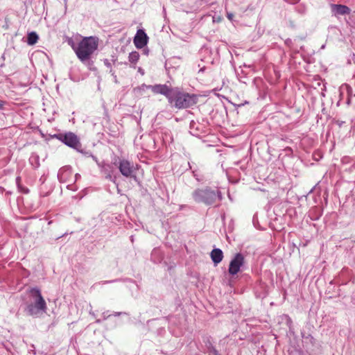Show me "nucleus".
Instances as JSON below:
<instances>
[{"label": "nucleus", "instance_id": "f257e3e1", "mask_svg": "<svg viewBox=\"0 0 355 355\" xmlns=\"http://www.w3.org/2000/svg\"><path fill=\"white\" fill-rule=\"evenodd\" d=\"M74 51L77 58L85 65L89 66L92 64V58L98 46V39L95 37H85L75 44L71 42H69Z\"/></svg>", "mask_w": 355, "mask_h": 355}, {"label": "nucleus", "instance_id": "f03ea898", "mask_svg": "<svg viewBox=\"0 0 355 355\" xmlns=\"http://www.w3.org/2000/svg\"><path fill=\"white\" fill-rule=\"evenodd\" d=\"M31 300L26 304L24 309L25 313L34 318L40 317L45 313L47 306L45 300L42 295L40 290L37 288H32L30 290Z\"/></svg>", "mask_w": 355, "mask_h": 355}, {"label": "nucleus", "instance_id": "7ed1b4c3", "mask_svg": "<svg viewBox=\"0 0 355 355\" xmlns=\"http://www.w3.org/2000/svg\"><path fill=\"white\" fill-rule=\"evenodd\" d=\"M192 198L197 203H203L206 205H211L222 200L220 191L212 189L210 187L196 189L192 193Z\"/></svg>", "mask_w": 355, "mask_h": 355}, {"label": "nucleus", "instance_id": "20e7f679", "mask_svg": "<svg viewBox=\"0 0 355 355\" xmlns=\"http://www.w3.org/2000/svg\"><path fill=\"white\" fill-rule=\"evenodd\" d=\"M169 103L178 109L190 107L197 103L198 97L195 94L173 90Z\"/></svg>", "mask_w": 355, "mask_h": 355}, {"label": "nucleus", "instance_id": "39448f33", "mask_svg": "<svg viewBox=\"0 0 355 355\" xmlns=\"http://www.w3.org/2000/svg\"><path fill=\"white\" fill-rule=\"evenodd\" d=\"M55 137L65 145L72 148L78 150L81 147L78 137L73 132H69L66 133H60L56 135Z\"/></svg>", "mask_w": 355, "mask_h": 355}, {"label": "nucleus", "instance_id": "423d86ee", "mask_svg": "<svg viewBox=\"0 0 355 355\" xmlns=\"http://www.w3.org/2000/svg\"><path fill=\"white\" fill-rule=\"evenodd\" d=\"M245 263V257L243 254L236 253L230 262L228 272L234 276L236 275L241 270V268Z\"/></svg>", "mask_w": 355, "mask_h": 355}, {"label": "nucleus", "instance_id": "0eeeda50", "mask_svg": "<svg viewBox=\"0 0 355 355\" xmlns=\"http://www.w3.org/2000/svg\"><path fill=\"white\" fill-rule=\"evenodd\" d=\"M119 169L123 176L136 178V175L134 174L135 168L133 163L126 159H121L119 163Z\"/></svg>", "mask_w": 355, "mask_h": 355}, {"label": "nucleus", "instance_id": "6e6552de", "mask_svg": "<svg viewBox=\"0 0 355 355\" xmlns=\"http://www.w3.org/2000/svg\"><path fill=\"white\" fill-rule=\"evenodd\" d=\"M150 89L154 93V94H160L164 96H165L168 100L171 99V95L173 94V90L171 89L168 86L166 85H151L149 87Z\"/></svg>", "mask_w": 355, "mask_h": 355}, {"label": "nucleus", "instance_id": "1a4fd4ad", "mask_svg": "<svg viewBox=\"0 0 355 355\" xmlns=\"http://www.w3.org/2000/svg\"><path fill=\"white\" fill-rule=\"evenodd\" d=\"M148 40V37L145 31L142 29H139L137 31L133 42L137 49H142L147 44Z\"/></svg>", "mask_w": 355, "mask_h": 355}, {"label": "nucleus", "instance_id": "9d476101", "mask_svg": "<svg viewBox=\"0 0 355 355\" xmlns=\"http://www.w3.org/2000/svg\"><path fill=\"white\" fill-rule=\"evenodd\" d=\"M331 11L335 15H344L350 12V9L346 6L340 4H332Z\"/></svg>", "mask_w": 355, "mask_h": 355}, {"label": "nucleus", "instance_id": "9b49d317", "mask_svg": "<svg viewBox=\"0 0 355 355\" xmlns=\"http://www.w3.org/2000/svg\"><path fill=\"white\" fill-rule=\"evenodd\" d=\"M211 258L215 265L218 264L223 258V251L219 248H215L211 252Z\"/></svg>", "mask_w": 355, "mask_h": 355}, {"label": "nucleus", "instance_id": "f8f14e48", "mask_svg": "<svg viewBox=\"0 0 355 355\" xmlns=\"http://www.w3.org/2000/svg\"><path fill=\"white\" fill-rule=\"evenodd\" d=\"M39 37L35 32H31L27 35V43L28 45H33L37 43Z\"/></svg>", "mask_w": 355, "mask_h": 355}, {"label": "nucleus", "instance_id": "ddd939ff", "mask_svg": "<svg viewBox=\"0 0 355 355\" xmlns=\"http://www.w3.org/2000/svg\"><path fill=\"white\" fill-rule=\"evenodd\" d=\"M139 58V54L137 51H132L129 54L128 60L131 63H136Z\"/></svg>", "mask_w": 355, "mask_h": 355}, {"label": "nucleus", "instance_id": "4468645a", "mask_svg": "<svg viewBox=\"0 0 355 355\" xmlns=\"http://www.w3.org/2000/svg\"><path fill=\"white\" fill-rule=\"evenodd\" d=\"M65 173H70V169L67 167H64V168H62L59 170L58 171V179L60 180V181H64V174Z\"/></svg>", "mask_w": 355, "mask_h": 355}, {"label": "nucleus", "instance_id": "2eb2a0df", "mask_svg": "<svg viewBox=\"0 0 355 355\" xmlns=\"http://www.w3.org/2000/svg\"><path fill=\"white\" fill-rule=\"evenodd\" d=\"M30 162H31V164L35 168H37L39 166H40V163H39V157L37 155H33L31 157H30Z\"/></svg>", "mask_w": 355, "mask_h": 355}, {"label": "nucleus", "instance_id": "dca6fc26", "mask_svg": "<svg viewBox=\"0 0 355 355\" xmlns=\"http://www.w3.org/2000/svg\"><path fill=\"white\" fill-rule=\"evenodd\" d=\"M87 155H88L89 157H91L94 161L96 162L99 168H105L104 162H99L97 157L94 155H93L91 153H87Z\"/></svg>", "mask_w": 355, "mask_h": 355}, {"label": "nucleus", "instance_id": "f3484780", "mask_svg": "<svg viewBox=\"0 0 355 355\" xmlns=\"http://www.w3.org/2000/svg\"><path fill=\"white\" fill-rule=\"evenodd\" d=\"M207 349L208 352L211 353L213 355H220L210 343H209V345H207Z\"/></svg>", "mask_w": 355, "mask_h": 355}, {"label": "nucleus", "instance_id": "a211bd4d", "mask_svg": "<svg viewBox=\"0 0 355 355\" xmlns=\"http://www.w3.org/2000/svg\"><path fill=\"white\" fill-rule=\"evenodd\" d=\"M150 86L151 85H147L146 84H142L140 87L135 88V91H136L137 92H145L146 89H150L149 87H150Z\"/></svg>", "mask_w": 355, "mask_h": 355}, {"label": "nucleus", "instance_id": "6ab92c4d", "mask_svg": "<svg viewBox=\"0 0 355 355\" xmlns=\"http://www.w3.org/2000/svg\"><path fill=\"white\" fill-rule=\"evenodd\" d=\"M105 178L113 182H115V178H113L112 175L110 174V173H107L106 174Z\"/></svg>", "mask_w": 355, "mask_h": 355}, {"label": "nucleus", "instance_id": "aec40b11", "mask_svg": "<svg viewBox=\"0 0 355 355\" xmlns=\"http://www.w3.org/2000/svg\"><path fill=\"white\" fill-rule=\"evenodd\" d=\"M104 165H105V168H101L102 171L105 172L107 174V173H110L108 171V168H110V166L109 164H105V163H104Z\"/></svg>", "mask_w": 355, "mask_h": 355}, {"label": "nucleus", "instance_id": "412c9836", "mask_svg": "<svg viewBox=\"0 0 355 355\" xmlns=\"http://www.w3.org/2000/svg\"><path fill=\"white\" fill-rule=\"evenodd\" d=\"M227 17L229 20L230 21H233V18H234V14L232 13V12H227Z\"/></svg>", "mask_w": 355, "mask_h": 355}, {"label": "nucleus", "instance_id": "4be33fe9", "mask_svg": "<svg viewBox=\"0 0 355 355\" xmlns=\"http://www.w3.org/2000/svg\"><path fill=\"white\" fill-rule=\"evenodd\" d=\"M104 64L105 66H107V67H111V64L110 62V61L107 60V59H105L104 60Z\"/></svg>", "mask_w": 355, "mask_h": 355}, {"label": "nucleus", "instance_id": "5701e85b", "mask_svg": "<svg viewBox=\"0 0 355 355\" xmlns=\"http://www.w3.org/2000/svg\"><path fill=\"white\" fill-rule=\"evenodd\" d=\"M21 178L20 177H17L16 178V183L17 184L18 187H19V182H20Z\"/></svg>", "mask_w": 355, "mask_h": 355}, {"label": "nucleus", "instance_id": "b1692460", "mask_svg": "<svg viewBox=\"0 0 355 355\" xmlns=\"http://www.w3.org/2000/svg\"><path fill=\"white\" fill-rule=\"evenodd\" d=\"M115 280L114 281H104V282H102L101 284H107V283H110V282H114Z\"/></svg>", "mask_w": 355, "mask_h": 355}, {"label": "nucleus", "instance_id": "393cba45", "mask_svg": "<svg viewBox=\"0 0 355 355\" xmlns=\"http://www.w3.org/2000/svg\"><path fill=\"white\" fill-rule=\"evenodd\" d=\"M158 252H159L158 250L154 249L153 251V253H152V256L154 255L155 253H157Z\"/></svg>", "mask_w": 355, "mask_h": 355}, {"label": "nucleus", "instance_id": "a878e982", "mask_svg": "<svg viewBox=\"0 0 355 355\" xmlns=\"http://www.w3.org/2000/svg\"><path fill=\"white\" fill-rule=\"evenodd\" d=\"M3 107V103L2 101H0V109H2Z\"/></svg>", "mask_w": 355, "mask_h": 355}, {"label": "nucleus", "instance_id": "bb28decb", "mask_svg": "<svg viewBox=\"0 0 355 355\" xmlns=\"http://www.w3.org/2000/svg\"><path fill=\"white\" fill-rule=\"evenodd\" d=\"M80 178V175L79 174H76V180H77L78 178Z\"/></svg>", "mask_w": 355, "mask_h": 355}, {"label": "nucleus", "instance_id": "cd10ccee", "mask_svg": "<svg viewBox=\"0 0 355 355\" xmlns=\"http://www.w3.org/2000/svg\"><path fill=\"white\" fill-rule=\"evenodd\" d=\"M121 313H120V312H116V313H114V315H121Z\"/></svg>", "mask_w": 355, "mask_h": 355}, {"label": "nucleus", "instance_id": "c85d7f7f", "mask_svg": "<svg viewBox=\"0 0 355 355\" xmlns=\"http://www.w3.org/2000/svg\"><path fill=\"white\" fill-rule=\"evenodd\" d=\"M23 192H24V193H28V189H24V190H23Z\"/></svg>", "mask_w": 355, "mask_h": 355}, {"label": "nucleus", "instance_id": "c756f323", "mask_svg": "<svg viewBox=\"0 0 355 355\" xmlns=\"http://www.w3.org/2000/svg\"><path fill=\"white\" fill-rule=\"evenodd\" d=\"M290 42H291V40H288L286 42V44H290Z\"/></svg>", "mask_w": 355, "mask_h": 355}, {"label": "nucleus", "instance_id": "7c9ffc66", "mask_svg": "<svg viewBox=\"0 0 355 355\" xmlns=\"http://www.w3.org/2000/svg\"><path fill=\"white\" fill-rule=\"evenodd\" d=\"M144 53H145L146 54H148V50H145V51H144Z\"/></svg>", "mask_w": 355, "mask_h": 355}, {"label": "nucleus", "instance_id": "2f4dec72", "mask_svg": "<svg viewBox=\"0 0 355 355\" xmlns=\"http://www.w3.org/2000/svg\"><path fill=\"white\" fill-rule=\"evenodd\" d=\"M297 1L298 0H295V1H293V3H297Z\"/></svg>", "mask_w": 355, "mask_h": 355}, {"label": "nucleus", "instance_id": "473e14b6", "mask_svg": "<svg viewBox=\"0 0 355 355\" xmlns=\"http://www.w3.org/2000/svg\"><path fill=\"white\" fill-rule=\"evenodd\" d=\"M321 49H324V45H322Z\"/></svg>", "mask_w": 355, "mask_h": 355}]
</instances>
